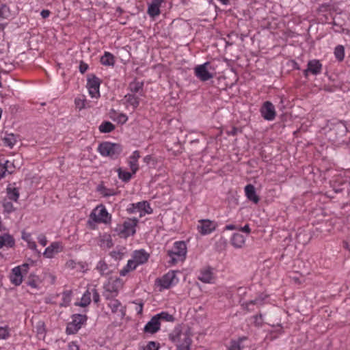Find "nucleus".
<instances>
[{
  "label": "nucleus",
  "mask_w": 350,
  "mask_h": 350,
  "mask_svg": "<svg viewBox=\"0 0 350 350\" xmlns=\"http://www.w3.org/2000/svg\"><path fill=\"white\" fill-rule=\"evenodd\" d=\"M225 230H237L241 231L243 233H245L247 236L250 234L251 228L249 224H245L244 226L241 227L239 226L234 225V224H228L224 227Z\"/></svg>",
  "instance_id": "obj_34"
},
{
  "label": "nucleus",
  "mask_w": 350,
  "mask_h": 350,
  "mask_svg": "<svg viewBox=\"0 0 350 350\" xmlns=\"http://www.w3.org/2000/svg\"><path fill=\"white\" fill-rule=\"evenodd\" d=\"M170 338L174 342L177 350H190L192 340L189 331L176 328L170 334Z\"/></svg>",
  "instance_id": "obj_2"
},
{
  "label": "nucleus",
  "mask_w": 350,
  "mask_h": 350,
  "mask_svg": "<svg viewBox=\"0 0 350 350\" xmlns=\"http://www.w3.org/2000/svg\"><path fill=\"white\" fill-rule=\"evenodd\" d=\"M217 227L215 221L208 219H200L198 221L196 229L199 234L206 236L213 232Z\"/></svg>",
  "instance_id": "obj_14"
},
{
  "label": "nucleus",
  "mask_w": 350,
  "mask_h": 350,
  "mask_svg": "<svg viewBox=\"0 0 350 350\" xmlns=\"http://www.w3.org/2000/svg\"><path fill=\"white\" fill-rule=\"evenodd\" d=\"M90 218L96 223L107 224L111 220V215L107 212L106 208L100 204L92 211Z\"/></svg>",
  "instance_id": "obj_13"
},
{
  "label": "nucleus",
  "mask_w": 350,
  "mask_h": 350,
  "mask_svg": "<svg viewBox=\"0 0 350 350\" xmlns=\"http://www.w3.org/2000/svg\"><path fill=\"white\" fill-rule=\"evenodd\" d=\"M244 191L246 198L250 201H252L254 204H257L259 202V197L256 194V189L253 185H247L244 188Z\"/></svg>",
  "instance_id": "obj_26"
},
{
  "label": "nucleus",
  "mask_w": 350,
  "mask_h": 350,
  "mask_svg": "<svg viewBox=\"0 0 350 350\" xmlns=\"http://www.w3.org/2000/svg\"><path fill=\"white\" fill-rule=\"evenodd\" d=\"M187 253V247L185 242L176 241L172 248L167 251V255L170 258L169 262L173 265L182 262L185 259Z\"/></svg>",
  "instance_id": "obj_3"
},
{
  "label": "nucleus",
  "mask_w": 350,
  "mask_h": 350,
  "mask_svg": "<svg viewBox=\"0 0 350 350\" xmlns=\"http://www.w3.org/2000/svg\"><path fill=\"white\" fill-rule=\"evenodd\" d=\"M87 100L83 96H79L75 98V104L76 107L79 110H81L86 107Z\"/></svg>",
  "instance_id": "obj_44"
},
{
  "label": "nucleus",
  "mask_w": 350,
  "mask_h": 350,
  "mask_svg": "<svg viewBox=\"0 0 350 350\" xmlns=\"http://www.w3.org/2000/svg\"><path fill=\"white\" fill-rule=\"evenodd\" d=\"M110 118L113 121L120 124H125L128 120V116L125 113L118 112L115 110H112L110 112Z\"/></svg>",
  "instance_id": "obj_30"
},
{
  "label": "nucleus",
  "mask_w": 350,
  "mask_h": 350,
  "mask_svg": "<svg viewBox=\"0 0 350 350\" xmlns=\"http://www.w3.org/2000/svg\"><path fill=\"white\" fill-rule=\"evenodd\" d=\"M149 258V254L144 250H135L132 254V258L129 259L126 265L120 270V275L125 276L128 273L135 270L138 266L146 263Z\"/></svg>",
  "instance_id": "obj_1"
},
{
  "label": "nucleus",
  "mask_w": 350,
  "mask_h": 350,
  "mask_svg": "<svg viewBox=\"0 0 350 350\" xmlns=\"http://www.w3.org/2000/svg\"><path fill=\"white\" fill-rule=\"evenodd\" d=\"M159 345L155 342H149L142 350H159Z\"/></svg>",
  "instance_id": "obj_47"
},
{
  "label": "nucleus",
  "mask_w": 350,
  "mask_h": 350,
  "mask_svg": "<svg viewBox=\"0 0 350 350\" xmlns=\"http://www.w3.org/2000/svg\"><path fill=\"white\" fill-rule=\"evenodd\" d=\"M333 23V25H334V26H337V27H338V28H339V29H340V28H341V26H340V25H338L337 24L336 21H335V18L334 19V21H333V23Z\"/></svg>",
  "instance_id": "obj_63"
},
{
  "label": "nucleus",
  "mask_w": 350,
  "mask_h": 350,
  "mask_svg": "<svg viewBox=\"0 0 350 350\" xmlns=\"http://www.w3.org/2000/svg\"><path fill=\"white\" fill-rule=\"evenodd\" d=\"M143 88H144V83L142 81H133V82L130 83L129 89L130 92L129 94H134L139 96H142L144 95L143 93Z\"/></svg>",
  "instance_id": "obj_28"
},
{
  "label": "nucleus",
  "mask_w": 350,
  "mask_h": 350,
  "mask_svg": "<svg viewBox=\"0 0 350 350\" xmlns=\"http://www.w3.org/2000/svg\"><path fill=\"white\" fill-rule=\"evenodd\" d=\"M64 250V245L59 241L52 242L46 247L43 252V256L46 258H53L55 256Z\"/></svg>",
  "instance_id": "obj_18"
},
{
  "label": "nucleus",
  "mask_w": 350,
  "mask_h": 350,
  "mask_svg": "<svg viewBox=\"0 0 350 350\" xmlns=\"http://www.w3.org/2000/svg\"><path fill=\"white\" fill-rule=\"evenodd\" d=\"M62 302L60 304L62 306H68L72 299V292L70 291H66L62 293Z\"/></svg>",
  "instance_id": "obj_42"
},
{
  "label": "nucleus",
  "mask_w": 350,
  "mask_h": 350,
  "mask_svg": "<svg viewBox=\"0 0 350 350\" xmlns=\"http://www.w3.org/2000/svg\"><path fill=\"white\" fill-rule=\"evenodd\" d=\"M122 150L120 144L109 142H103L98 147V151L103 157H110L113 159H117Z\"/></svg>",
  "instance_id": "obj_4"
},
{
  "label": "nucleus",
  "mask_w": 350,
  "mask_h": 350,
  "mask_svg": "<svg viewBox=\"0 0 350 350\" xmlns=\"http://www.w3.org/2000/svg\"><path fill=\"white\" fill-rule=\"evenodd\" d=\"M117 172L118 174V178L122 180L123 182H128L131 180L133 174V172H129L120 167L117 170Z\"/></svg>",
  "instance_id": "obj_39"
},
{
  "label": "nucleus",
  "mask_w": 350,
  "mask_h": 350,
  "mask_svg": "<svg viewBox=\"0 0 350 350\" xmlns=\"http://www.w3.org/2000/svg\"><path fill=\"white\" fill-rule=\"evenodd\" d=\"M139 103L140 96L134 94L128 93L122 99V103L124 105L126 109L129 110L130 108H131L133 111H134L137 108Z\"/></svg>",
  "instance_id": "obj_19"
},
{
  "label": "nucleus",
  "mask_w": 350,
  "mask_h": 350,
  "mask_svg": "<svg viewBox=\"0 0 350 350\" xmlns=\"http://www.w3.org/2000/svg\"><path fill=\"white\" fill-rule=\"evenodd\" d=\"M6 173V168L3 167L1 163H0V180L5 176Z\"/></svg>",
  "instance_id": "obj_58"
},
{
  "label": "nucleus",
  "mask_w": 350,
  "mask_h": 350,
  "mask_svg": "<svg viewBox=\"0 0 350 350\" xmlns=\"http://www.w3.org/2000/svg\"><path fill=\"white\" fill-rule=\"evenodd\" d=\"M323 65L319 60L314 59L308 61L307 68L303 71L305 77H308L310 74L318 75L321 73Z\"/></svg>",
  "instance_id": "obj_17"
},
{
  "label": "nucleus",
  "mask_w": 350,
  "mask_h": 350,
  "mask_svg": "<svg viewBox=\"0 0 350 350\" xmlns=\"http://www.w3.org/2000/svg\"><path fill=\"white\" fill-rule=\"evenodd\" d=\"M198 278L200 281L204 283H212L214 280L212 269L210 268L202 269L200 273Z\"/></svg>",
  "instance_id": "obj_29"
},
{
  "label": "nucleus",
  "mask_w": 350,
  "mask_h": 350,
  "mask_svg": "<svg viewBox=\"0 0 350 350\" xmlns=\"http://www.w3.org/2000/svg\"><path fill=\"white\" fill-rule=\"evenodd\" d=\"M164 0H152L148 6L147 13L152 17L154 18L161 13L160 8Z\"/></svg>",
  "instance_id": "obj_23"
},
{
  "label": "nucleus",
  "mask_w": 350,
  "mask_h": 350,
  "mask_svg": "<svg viewBox=\"0 0 350 350\" xmlns=\"http://www.w3.org/2000/svg\"><path fill=\"white\" fill-rule=\"evenodd\" d=\"M38 243L43 247L46 246L47 244V239L44 234H40L37 237Z\"/></svg>",
  "instance_id": "obj_50"
},
{
  "label": "nucleus",
  "mask_w": 350,
  "mask_h": 350,
  "mask_svg": "<svg viewBox=\"0 0 350 350\" xmlns=\"http://www.w3.org/2000/svg\"><path fill=\"white\" fill-rule=\"evenodd\" d=\"M251 341L246 337L232 340L228 350H251Z\"/></svg>",
  "instance_id": "obj_21"
},
{
  "label": "nucleus",
  "mask_w": 350,
  "mask_h": 350,
  "mask_svg": "<svg viewBox=\"0 0 350 350\" xmlns=\"http://www.w3.org/2000/svg\"><path fill=\"white\" fill-rule=\"evenodd\" d=\"M129 157L131 158L132 160L134 159L138 161V159L140 157L139 152L138 150H135Z\"/></svg>",
  "instance_id": "obj_56"
},
{
  "label": "nucleus",
  "mask_w": 350,
  "mask_h": 350,
  "mask_svg": "<svg viewBox=\"0 0 350 350\" xmlns=\"http://www.w3.org/2000/svg\"><path fill=\"white\" fill-rule=\"evenodd\" d=\"M100 80L94 75H89L87 79L86 87L90 96L93 98H98L100 96Z\"/></svg>",
  "instance_id": "obj_12"
},
{
  "label": "nucleus",
  "mask_w": 350,
  "mask_h": 350,
  "mask_svg": "<svg viewBox=\"0 0 350 350\" xmlns=\"http://www.w3.org/2000/svg\"><path fill=\"white\" fill-rule=\"evenodd\" d=\"M142 310H143V304H140L139 305V308L137 309V313H139H139H142Z\"/></svg>",
  "instance_id": "obj_61"
},
{
  "label": "nucleus",
  "mask_w": 350,
  "mask_h": 350,
  "mask_svg": "<svg viewBox=\"0 0 350 350\" xmlns=\"http://www.w3.org/2000/svg\"><path fill=\"white\" fill-rule=\"evenodd\" d=\"M65 268L70 271H75L78 273H84L88 269V265L82 261H76L70 259L66 261Z\"/></svg>",
  "instance_id": "obj_20"
},
{
  "label": "nucleus",
  "mask_w": 350,
  "mask_h": 350,
  "mask_svg": "<svg viewBox=\"0 0 350 350\" xmlns=\"http://www.w3.org/2000/svg\"><path fill=\"white\" fill-rule=\"evenodd\" d=\"M178 282L176 273L174 271H170L161 278L157 279L155 284L160 288V291H162L176 285Z\"/></svg>",
  "instance_id": "obj_9"
},
{
  "label": "nucleus",
  "mask_w": 350,
  "mask_h": 350,
  "mask_svg": "<svg viewBox=\"0 0 350 350\" xmlns=\"http://www.w3.org/2000/svg\"><path fill=\"white\" fill-rule=\"evenodd\" d=\"M266 297V295H260L255 299L242 303L241 306L244 309L247 310V311H252L254 310V308H252V306H256L257 307H258L262 305L265 302V299Z\"/></svg>",
  "instance_id": "obj_25"
},
{
  "label": "nucleus",
  "mask_w": 350,
  "mask_h": 350,
  "mask_svg": "<svg viewBox=\"0 0 350 350\" xmlns=\"http://www.w3.org/2000/svg\"><path fill=\"white\" fill-rule=\"evenodd\" d=\"M222 4L228 5L229 3V0H219Z\"/></svg>",
  "instance_id": "obj_62"
},
{
  "label": "nucleus",
  "mask_w": 350,
  "mask_h": 350,
  "mask_svg": "<svg viewBox=\"0 0 350 350\" xmlns=\"http://www.w3.org/2000/svg\"><path fill=\"white\" fill-rule=\"evenodd\" d=\"M260 112L262 117L267 121L273 120L276 116L275 108L270 101H265L262 104Z\"/></svg>",
  "instance_id": "obj_16"
},
{
  "label": "nucleus",
  "mask_w": 350,
  "mask_h": 350,
  "mask_svg": "<svg viewBox=\"0 0 350 350\" xmlns=\"http://www.w3.org/2000/svg\"><path fill=\"white\" fill-rule=\"evenodd\" d=\"M18 137L17 135L13 134V133H5L4 136L3 137V141L5 146L13 148L14 146L17 142Z\"/></svg>",
  "instance_id": "obj_32"
},
{
  "label": "nucleus",
  "mask_w": 350,
  "mask_h": 350,
  "mask_svg": "<svg viewBox=\"0 0 350 350\" xmlns=\"http://www.w3.org/2000/svg\"><path fill=\"white\" fill-rule=\"evenodd\" d=\"M108 300L107 306L111 309V312L116 314L120 319H122L126 315V307L118 299L115 298Z\"/></svg>",
  "instance_id": "obj_15"
},
{
  "label": "nucleus",
  "mask_w": 350,
  "mask_h": 350,
  "mask_svg": "<svg viewBox=\"0 0 350 350\" xmlns=\"http://www.w3.org/2000/svg\"><path fill=\"white\" fill-rule=\"evenodd\" d=\"M27 243L28 247L30 250L40 254V252L37 250V245H36V242L33 240V239L31 241H28Z\"/></svg>",
  "instance_id": "obj_53"
},
{
  "label": "nucleus",
  "mask_w": 350,
  "mask_h": 350,
  "mask_svg": "<svg viewBox=\"0 0 350 350\" xmlns=\"http://www.w3.org/2000/svg\"><path fill=\"white\" fill-rule=\"evenodd\" d=\"M154 316L157 318L159 322L161 320L166 322H172L174 320V317L167 312H161Z\"/></svg>",
  "instance_id": "obj_41"
},
{
  "label": "nucleus",
  "mask_w": 350,
  "mask_h": 350,
  "mask_svg": "<svg viewBox=\"0 0 350 350\" xmlns=\"http://www.w3.org/2000/svg\"><path fill=\"white\" fill-rule=\"evenodd\" d=\"M97 191L102 195L103 197H110L116 195L117 192L113 189L107 188L102 185H98L97 187Z\"/></svg>",
  "instance_id": "obj_36"
},
{
  "label": "nucleus",
  "mask_w": 350,
  "mask_h": 350,
  "mask_svg": "<svg viewBox=\"0 0 350 350\" xmlns=\"http://www.w3.org/2000/svg\"><path fill=\"white\" fill-rule=\"evenodd\" d=\"M100 63L105 66H113L115 64V57L111 53L105 51L100 57Z\"/></svg>",
  "instance_id": "obj_31"
},
{
  "label": "nucleus",
  "mask_w": 350,
  "mask_h": 350,
  "mask_svg": "<svg viewBox=\"0 0 350 350\" xmlns=\"http://www.w3.org/2000/svg\"><path fill=\"white\" fill-rule=\"evenodd\" d=\"M115 129V126L109 121L102 122L98 126V130L102 133H107L113 131Z\"/></svg>",
  "instance_id": "obj_37"
},
{
  "label": "nucleus",
  "mask_w": 350,
  "mask_h": 350,
  "mask_svg": "<svg viewBox=\"0 0 350 350\" xmlns=\"http://www.w3.org/2000/svg\"><path fill=\"white\" fill-rule=\"evenodd\" d=\"M10 336V332L8 327H0V338L6 339Z\"/></svg>",
  "instance_id": "obj_48"
},
{
  "label": "nucleus",
  "mask_w": 350,
  "mask_h": 350,
  "mask_svg": "<svg viewBox=\"0 0 350 350\" xmlns=\"http://www.w3.org/2000/svg\"><path fill=\"white\" fill-rule=\"evenodd\" d=\"M69 350H79L78 345L75 342H70L68 345Z\"/></svg>",
  "instance_id": "obj_59"
},
{
  "label": "nucleus",
  "mask_w": 350,
  "mask_h": 350,
  "mask_svg": "<svg viewBox=\"0 0 350 350\" xmlns=\"http://www.w3.org/2000/svg\"><path fill=\"white\" fill-rule=\"evenodd\" d=\"M138 223L136 218H128L122 224H118L115 228V231L123 238H126L133 235L135 233V228Z\"/></svg>",
  "instance_id": "obj_7"
},
{
  "label": "nucleus",
  "mask_w": 350,
  "mask_h": 350,
  "mask_svg": "<svg viewBox=\"0 0 350 350\" xmlns=\"http://www.w3.org/2000/svg\"><path fill=\"white\" fill-rule=\"evenodd\" d=\"M102 246H106L107 247H110L112 245L111 239L109 236H105L103 239Z\"/></svg>",
  "instance_id": "obj_52"
},
{
  "label": "nucleus",
  "mask_w": 350,
  "mask_h": 350,
  "mask_svg": "<svg viewBox=\"0 0 350 350\" xmlns=\"http://www.w3.org/2000/svg\"><path fill=\"white\" fill-rule=\"evenodd\" d=\"M88 317L85 314H75L72 316V321L66 326V332L68 335L76 334L86 323Z\"/></svg>",
  "instance_id": "obj_10"
},
{
  "label": "nucleus",
  "mask_w": 350,
  "mask_h": 350,
  "mask_svg": "<svg viewBox=\"0 0 350 350\" xmlns=\"http://www.w3.org/2000/svg\"><path fill=\"white\" fill-rule=\"evenodd\" d=\"M7 196L10 200L16 202L19 198V191L16 187L9 185L7 187Z\"/></svg>",
  "instance_id": "obj_35"
},
{
  "label": "nucleus",
  "mask_w": 350,
  "mask_h": 350,
  "mask_svg": "<svg viewBox=\"0 0 350 350\" xmlns=\"http://www.w3.org/2000/svg\"><path fill=\"white\" fill-rule=\"evenodd\" d=\"M161 323L155 316L146 324L144 330L146 333L154 334L160 329Z\"/></svg>",
  "instance_id": "obj_24"
},
{
  "label": "nucleus",
  "mask_w": 350,
  "mask_h": 350,
  "mask_svg": "<svg viewBox=\"0 0 350 350\" xmlns=\"http://www.w3.org/2000/svg\"><path fill=\"white\" fill-rule=\"evenodd\" d=\"M96 269L102 275H108L110 272L108 265L103 260H100L98 262Z\"/></svg>",
  "instance_id": "obj_38"
},
{
  "label": "nucleus",
  "mask_w": 350,
  "mask_h": 350,
  "mask_svg": "<svg viewBox=\"0 0 350 350\" xmlns=\"http://www.w3.org/2000/svg\"><path fill=\"white\" fill-rule=\"evenodd\" d=\"M1 164L3 165V167L6 168V172L8 174H12L14 172L15 167L13 163L11 161L6 160L4 161V163H1Z\"/></svg>",
  "instance_id": "obj_46"
},
{
  "label": "nucleus",
  "mask_w": 350,
  "mask_h": 350,
  "mask_svg": "<svg viewBox=\"0 0 350 350\" xmlns=\"http://www.w3.org/2000/svg\"><path fill=\"white\" fill-rule=\"evenodd\" d=\"M123 282L120 278H111L104 284L103 296L106 299L115 298L118 295L120 289L122 287Z\"/></svg>",
  "instance_id": "obj_6"
},
{
  "label": "nucleus",
  "mask_w": 350,
  "mask_h": 350,
  "mask_svg": "<svg viewBox=\"0 0 350 350\" xmlns=\"http://www.w3.org/2000/svg\"><path fill=\"white\" fill-rule=\"evenodd\" d=\"M128 164L131 172H133V174H135L137 170H139L138 161L134 159L132 160L131 158L129 157Z\"/></svg>",
  "instance_id": "obj_45"
},
{
  "label": "nucleus",
  "mask_w": 350,
  "mask_h": 350,
  "mask_svg": "<svg viewBox=\"0 0 350 350\" xmlns=\"http://www.w3.org/2000/svg\"><path fill=\"white\" fill-rule=\"evenodd\" d=\"M92 293L90 290H86L83 294L80 301L76 302L75 306L81 307H87L91 302Z\"/></svg>",
  "instance_id": "obj_33"
},
{
  "label": "nucleus",
  "mask_w": 350,
  "mask_h": 350,
  "mask_svg": "<svg viewBox=\"0 0 350 350\" xmlns=\"http://www.w3.org/2000/svg\"><path fill=\"white\" fill-rule=\"evenodd\" d=\"M22 239L27 243L32 239L31 234L29 233L26 232L23 233Z\"/></svg>",
  "instance_id": "obj_57"
},
{
  "label": "nucleus",
  "mask_w": 350,
  "mask_h": 350,
  "mask_svg": "<svg viewBox=\"0 0 350 350\" xmlns=\"http://www.w3.org/2000/svg\"><path fill=\"white\" fill-rule=\"evenodd\" d=\"M195 76L201 81H207L212 79L215 75V69L209 62L197 65L193 68Z\"/></svg>",
  "instance_id": "obj_5"
},
{
  "label": "nucleus",
  "mask_w": 350,
  "mask_h": 350,
  "mask_svg": "<svg viewBox=\"0 0 350 350\" xmlns=\"http://www.w3.org/2000/svg\"><path fill=\"white\" fill-rule=\"evenodd\" d=\"M50 11L48 10H43L40 12V15L43 18H48L50 15Z\"/></svg>",
  "instance_id": "obj_60"
},
{
  "label": "nucleus",
  "mask_w": 350,
  "mask_h": 350,
  "mask_svg": "<svg viewBox=\"0 0 350 350\" xmlns=\"http://www.w3.org/2000/svg\"><path fill=\"white\" fill-rule=\"evenodd\" d=\"M11 15L10 8L5 4L1 5L0 7V17L3 18H9L11 17Z\"/></svg>",
  "instance_id": "obj_43"
},
{
  "label": "nucleus",
  "mask_w": 350,
  "mask_h": 350,
  "mask_svg": "<svg viewBox=\"0 0 350 350\" xmlns=\"http://www.w3.org/2000/svg\"><path fill=\"white\" fill-rule=\"evenodd\" d=\"M89 66L88 65L83 62H81L80 64H79V71L81 73L83 74L85 73L88 69Z\"/></svg>",
  "instance_id": "obj_55"
},
{
  "label": "nucleus",
  "mask_w": 350,
  "mask_h": 350,
  "mask_svg": "<svg viewBox=\"0 0 350 350\" xmlns=\"http://www.w3.org/2000/svg\"><path fill=\"white\" fill-rule=\"evenodd\" d=\"M15 244L14 239L8 233H0V249L12 247Z\"/></svg>",
  "instance_id": "obj_27"
},
{
  "label": "nucleus",
  "mask_w": 350,
  "mask_h": 350,
  "mask_svg": "<svg viewBox=\"0 0 350 350\" xmlns=\"http://www.w3.org/2000/svg\"><path fill=\"white\" fill-rule=\"evenodd\" d=\"M150 159V157L149 155H148L144 158V161L148 162Z\"/></svg>",
  "instance_id": "obj_64"
},
{
  "label": "nucleus",
  "mask_w": 350,
  "mask_h": 350,
  "mask_svg": "<svg viewBox=\"0 0 350 350\" xmlns=\"http://www.w3.org/2000/svg\"><path fill=\"white\" fill-rule=\"evenodd\" d=\"M123 252L120 250H113L111 252V256L116 260H121L123 257Z\"/></svg>",
  "instance_id": "obj_49"
},
{
  "label": "nucleus",
  "mask_w": 350,
  "mask_h": 350,
  "mask_svg": "<svg viewBox=\"0 0 350 350\" xmlns=\"http://www.w3.org/2000/svg\"><path fill=\"white\" fill-rule=\"evenodd\" d=\"M29 267V263H23L12 268L9 276L10 282L15 286H20L23 281V275L28 273Z\"/></svg>",
  "instance_id": "obj_8"
},
{
  "label": "nucleus",
  "mask_w": 350,
  "mask_h": 350,
  "mask_svg": "<svg viewBox=\"0 0 350 350\" xmlns=\"http://www.w3.org/2000/svg\"><path fill=\"white\" fill-rule=\"evenodd\" d=\"M92 293V296L93 297V300L95 303H98L100 300V295L96 289L93 288L92 291H90Z\"/></svg>",
  "instance_id": "obj_54"
},
{
  "label": "nucleus",
  "mask_w": 350,
  "mask_h": 350,
  "mask_svg": "<svg viewBox=\"0 0 350 350\" xmlns=\"http://www.w3.org/2000/svg\"><path fill=\"white\" fill-rule=\"evenodd\" d=\"M247 236L239 232H234L230 237V243L236 249H241L245 245Z\"/></svg>",
  "instance_id": "obj_22"
},
{
  "label": "nucleus",
  "mask_w": 350,
  "mask_h": 350,
  "mask_svg": "<svg viewBox=\"0 0 350 350\" xmlns=\"http://www.w3.org/2000/svg\"><path fill=\"white\" fill-rule=\"evenodd\" d=\"M334 54L337 60L342 62L345 55L344 46L342 45L336 46L334 49Z\"/></svg>",
  "instance_id": "obj_40"
},
{
  "label": "nucleus",
  "mask_w": 350,
  "mask_h": 350,
  "mask_svg": "<svg viewBox=\"0 0 350 350\" xmlns=\"http://www.w3.org/2000/svg\"><path fill=\"white\" fill-rule=\"evenodd\" d=\"M3 206L5 211L8 213H11L14 211V206L12 202L5 201Z\"/></svg>",
  "instance_id": "obj_51"
},
{
  "label": "nucleus",
  "mask_w": 350,
  "mask_h": 350,
  "mask_svg": "<svg viewBox=\"0 0 350 350\" xmlns=\"http://www.w3.org/2000/svg\"><path fill=\"white\" fill-rule=\"evenodd\" d=\"M127 211L131 214L138 213L140 217L151 214L152 209L147 201H142L137 203H132L128 206Z\"/></svg>",
  "instance_id": "obj_11"
}]
</instances>
